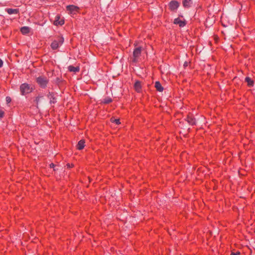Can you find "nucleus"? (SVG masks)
I'll list each match as a JSON object with an SVG mask.
<instances>
[{
    "instance_id": "obj_26",
    "label": "nucleus",
    "mask_w": 255,
    "mask_h": 255,
    "mask_svg": "<svg viewBox=\"0 0 255 255\" xmlns=\"http://www.w3.org/2000/svg\"><path fill=\"white\" fill-rule=\"evenodd\" d=\"M241 253L240 252H237L236 253L232 252L231 255H240Z\"/></svg>"
},
{
    "instance_id": "obj_28",
    "label": "nucleus",
    "mask_w": 255,
    "mask_h": 255,
    "mask_svg": "<svg viewBox=\"0 0 255 255\" xmlns=\"http://www.w3.org/2000/svg\"><path fill=\"white\" fill-rule=\"evenodd\" d=\"M62 81L61 80V79L60 78H58L57 77L56 78V82L58 83H59L60 82H61Z\"/></svg>"
},
{
    "instance_id": "obj_14",
    "label": "nucleus",
    "mask_w": 255,
    "mask_h": 255,
    "mask_svg": "<svg viewBox=\"0 0 255 255\" xmlns=\"http://www.w3.org/2000/svg\"><path fill=\"white\" fill-rule=\"evenodd\" d=\"M85 141L84 139H81L78 141V144L76 145V148L78 150L83 149L85 146Z\"/></svg>"
},
{
    "instance_id": "obj_21",
    "label": "nucleus",
    "mask_w": 255,
    "mask_h": 255,
    "mask_svg": "<svg viewBox=\"0 0 255 255\" xmlns=\"http://www.w3.org/2000/svg\"><path fill=\"white\" fill-rule=\"evenodd\" d=\"M110 121L112 123H114L117 125L121 124L120 120L119 119H115L114 117H112Z\"/></svg>"
},
{
    "instance_id": "obj_3",
    "label": "nucleus",
    "mask_w": 255,
    "mask_h": 255,
    "mask_svg": "<svg viewBox=\"0 0 255 255\" xmlns=\"http://www.w3.org/2000/svg\"><path fill=\"white\" fill-rule=\"evenodd\" d=\"M36 82L40 88L45 89L47 87L49 80L44 76H40L36 78Z\"/></svg>"
},
{
    "instance_id": "obj_15",
    "label": "nucleus",
    "mask_w": 255,
    "mask_h": 255,
    "mask_svg": "<svg viewBox=\"0 0 255 255\" xmlns=\"http://www.w3.org/2000/svg\"><path fill=\"white\" fill-rule=\"evenodd\" d=\"M192 4V0H182V5L184 8H189Z\"/></svg>"
},
{
    "instance_id": "obj_25",
    "label": "nucleus",
    "mask_w": 255,
    "mask_h": 255,
    "mask_svg": "<svg viewBox=\"0 0 255 255\" xmlns=\"http://www.w3.org/2000/svg\"><path fill=\"white\" fill-rule=\"evenodd\" d=\"M5 100H6V102L7 103V104H8L9 103L11 102V99L10 97H8V96H7L5 98Z\"/></svg>"
},
{
    "instance_id": "obj_13",
    "label": "nucleus",
    "mask_w": 255,
    "mask_h": 255,
    "mask_svg": "<svg viewBox=\"0 0 255 255\" xmlns=\"http://www.w3.org/2000/svg\"><path fill=\"white\" fill-rule=\"evenodd\" d=\"M5 11H6L9 14H18L19 12V10L18 8H6L5 9Z\"/></svg>"
},
{
    "instance_id": "obj_31",
    "label": "nucleus",
    "mask_w": 255,
    "mask_h": 255,
    "mask_svg": "<svg viewBox=\"0 0 255 255\" xmlns=\"http://www.w3.org/2000/svg\"><path fill=\"white\" fill-rule=\"evenodd\" d=\"M134 46H137V44L134 43Z\"/></svg>"
},
{
    "instance_id": "obj_10",
    "label": "nucleus",
    "mask_w": 255,
    "mask_h": 255,
    "mask_svg": "<svg viewBox=\"0 0 255 255\" xmlns=\"http://www.w3.org/2000/svg\"><path fill=\"white\" fill-rule=\"evenodd\" d=\"M133 88L135 91H136L137 93H141L142 91V86L141 82L138 80H136L133 85Z\"/></svg>"
},
{
    "instance_id": "obj_17",
    "label": "nucleus",
    "mask_w": 255,
    "mask_h": 255,
    "mask_svg": "<svg viewBox=\"0 0 255 255\" xmlns=\"http://www.w3.org/2000/svg\"><path fill=\"white\" fill-rule=\"evenodd\" d=\"M245 81L247 83V85L249 87H252L254 85V81L249 77H246Z\"/></svg>"
},
{
    "instance_id": "obj_16",
    "label": "nucleus",
    "mask_w": 255,
    "mask_h": 255,
    "mask_svg": "<svg viewBox=\"0 0 255 255\" xmlns=\"http://www.w3.org/2000/svg\"><path fill=\"white\" fill-rule=\"evenodd\" d=\"M68 70L70 72H72L76 73L80 71V67L79 66L74 67L73 65H70L68 67Z\"/></svg>"
},
{
    "instance_id": "obj_24",
    "label": "nucleus",
    "mask_w": 255,
    "mask_h": 255,
    "mask_svg": "<svg viewBox=\"0 0 255 255\" xmlns=\"http://www.w3.org/2000/svg\"><path fill=\"white\" fill-rule=\"evenodd\" d=\"M56 166V165L54 164L53 163H51V164H50L49 165V167L50 168H53V170L54 171H56V169L55 168V167Z\"/></svg>"
},
{
    "instance_id": "obj_4",
    "label": "nucleus",
    "mask_w": 255,
    "mask_h": 255,
    "mask_svg": "<svg viewBox=\"0 0 255 255\" xmlns=\"http://www.w3.org/2000/svg\"><path fill=\"white\" fill-rule=\"evenodd\" d=\"M142 47L141 46L136 47L133 51V56L131 58V62L133 63H136L138 62V59L141 56Z\"/></svg>"
},
{
    "instance_id": "obj_1",
    "label": "nucleus",
    "mask_w": 255,
    "mask_h": 255,
    "mask_svg": "<svg viewBox=\"0 0 255 255\" xmlns=\"http://www.w3.org/2000/svg\"><path fill=\"white\" fill-rule=\"evenodd\" d=\"M34 90V87L26 83L21 84L19 86L20 94L22 96L31 93Z\"/></svg>"
},
{
    "instance_id": "obj_11",
    "label": "nucleus",
    "mask_w": 255,
    "mask_h": 255,
    "mask_svg": "<svg viewBox=\"0 0 255 255\" xmlns=\"http://www.w3.org/2000/svg\"><path fill=\"white\" fill-rule=\"evenodd\" d=\"M60 15L59 14L56 15L55 20L53 22V24L55 25H62L64 24V20L63 19H60Z\"/></svg>"
},
{
    "instance_id": "obj_12",
    "label": "nucleus",
    "mask_w": 255,
    "mask_h": 255,
    "mask_svg": "<svg viewBox=\"0 0 255 255\" xmlns=\"http://www.w3.org/2000/svg\"><path fill=\"white\" fill-rule=\"evenodd\" d=\"M47 96L49 98V103L51 105L54 104L57 102L55 94L54 92H49Z\"/></svg>"
},
{
    "instance_id": "obj_20",
    "label": "nucleus",
    "mask_w": 255,
    "mask_h": 255,
    "mask_svg": "<svg viewBox=\"0 0 255 255\" xmlns=\"http://www.w3.org/2000/svg\"><path fill=\"white\" fill-rule=\"evenodd\" d=\"M112 102H113L112 99L110 97H106V98H105L102 101V103L104 104H109L110 103H111Z\"/></svg>"
},
{
    "instance_id": "obj_27",
    "label": "nucleus",
    "mask_w": 255,
    "mask_h": 255,
    "mask_svg": "<svg viewBox=\"0 0 255 255\" xmlns=\"http://www.w3.org/2000/svg\"><path fill=\"white\" fill-rule=\"evenodd\" d=\"M3 61L1 59H0V68L2 67V66H3Z\"/></svg>"
},
{
    "instance_id": "obj_8",
    "label": "nucleus",
    "mask_w": 255,
    "mask_h": 255,
    "mask_svg": "<svg viewBox=\"0 0 255 255\" xmlns=\"http://www.w3.org/2000/svg\"><path fill=\"white\" fill-rule=\"evenodd\" d=\"M67 10L69 11L70 13L76 14L80 9L79 7L74 5H69L66 6Z\"/></svg>"
},
{
    "instance_id": "obj_9",
    "label": "nucleus",
    "mask_w": 255,
    "mask_h": 255,
    "mask_svg": "<svg viewBox=\"0 0 255 255\" xmlns=\"http://www.w3.org/2000/svg\"><path fill=\"white\" fill-rule=\"evenodd\" d=\"M43 98V96L41 95H38L37 96L35 97L32 103H33L32 106L33 107H36L37 109H38V105L41 99Z\"/></svg>"
},
{
    "instance_id": "obj_6",
    "label": "nucleus",
    "mask_w": 255,
    "mask_h": 255,
    "mask_svg": "<svg viewBox=\"0 0 255 255\" xmlns=\"http://www.w3.org/2000/svg\"><path fill=\"white\" fill-rule=\"evenodd\" d=\"M180 3L177 0H171L168 3V8L171 11L176 12L179 6Z\"/></svg>"
},
{
    "instance_id": "obj_2",
    "label": "nucleus",
    "mask_w": 255,
    "mask_h": 255,
    "mask_svg": "<svg viewBox=\"0 0 255 255\" xmlns=\"http://www.w3.org/2000/svg\"><path fill=\"white\" fill-rule=\"evenodd\" d=\"M64 42V38L62 36H56V39L51 43L50 46L52 50H57Z\"/></svg>"
},
{
    "instance_id": "obj_32",
    "label": "nucleus",
    "mask_w": 255,
    "mask_h": 255,
    "mask_svg": "<svg viewBox=\"0 0 255 255\" xmlns=\"http://www.w3.org/2000/svg\"><path fill=\"white\" fill-rule=\"evenodd\" d=\"M254 233L255 234V229H254Z\"/></svg>"
},
{
    "instance_id": "obj_23",
    "label": "nucleus",
    "mask_w": 255,
    "mask_h": 255,
    "mask_svg": "<svg viewBox=\"0 0 255 255\" xmlns=\"http://www.w3.org/2000/svg\"><path fill=\"white\" fill-rule=\"evenodd\" d=\"M66 167L67 168H71L74 167V164L72 163H68L66 164Z\"/></svg>"
},
{
    "instance_id": "obj_19",
    "label": "nucleus",
    "mask_w": 255,
    "mask_h": 255,
    "mask_svg": "<svg viewBox=\"0 0 255 255\" xmlns=\"http://www.w3.org/2000/svg\"><path fill=\"white\" fill-rule=\"evenodd\" d=\"M20 31L23 34H26L30 32V28L27 26H23L21 27Z\"/></svg>"
},
{
    "instance_id": "obj_5",
    "label": "nucleus",
    "mask_w": 255,
    "mask_h": 255,
    "mask_svg": "<svg viewBox=\"0 0 255 255\" xmlns=\"http://www.w3.org/2000/svg\"><path fill=\"white\" fill-rule=\"evenodd\" d=\"M173 23L178 25L180 27H183L187 24V21L182 15H179L177 18L174 19Z\"/></svg>"
},
{
    "instance_id": "obj_22",
    "label": "nucleus",
    "mask_w": 255,
    "mask_h": 255,
    "mask_svg": "<svg viewBox=\"0 0 255 255\" xmlns=\"http://www.w3.org/2000/svg\"><path fill=\"white\" fill-rule=\"evenodd\" d=\"M4 116V112L0 109V118H2Z\"/></svg>"
},
{
    "instance_id": "obj_7",
    "label": "nucleus",
    "mask_w": 255,
    "mask_h": 255,
    "mask_svg": "<svg viewBox=\"0 0 255 255\" xmlns=\"http://www.w3.org/2000/svg\"><path fill=\"white\" fill-rule=\"evenodd\" d=\"M185 121L191 126H195L196 125V120L193 114L189 113L185 119Z\"/></svg>"
},
{
    "instance_id": "obj_29",
    "label": "nucleus",
    "mask_w": 255,
    "mask_h": 255,
    "mask_svg": "<svg viewBox=\"0 0 255 255\" xmlns=\"http://www.w3.org/2000/svg\"><path fill=\"white\" fill-rule=\"evenodd\" d=\"M218 39H219V37H218V36H217V35H215V36H214V39H215V40H216V41H218Z\"/></svg>"
},
{
    "instance_id": "obj_18",
    "label": "nucleus",
    "mask_w": 255,
    "mask_h": 255,
    "mask_svg": "<svg viewBox=\"0 0 255 255\" xmlns=\"http://www.w3.org/2000/svg\"><path fill=\"white\" fill-rule=\"evenodd\" d=\"M154 87L156 88V91L160 92H163L164 90L163 86L161 85L160 82L159 81L155 82Z\"/></svg>"
},
{
    "instance_id": "obj_30",
    "label": "nucleus",
    "mask_w": 255,
    "mask_h": 255,
    "mask_svg": "<svg viewBox=\"0 0 255 255\" xmlns=\"http://www.w3.org/2000/svg\"><path fill=\"white\" fill-rule=\"evenodd\" d=\"M184 66H187V63L186 62L184 63Z\"/></svg>"
}]
</instances>
